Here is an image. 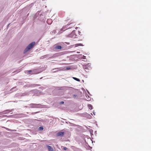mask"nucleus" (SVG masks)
<instances>
[{"instance_id":"nucleus-1","label":"nucleus","mask_w":151,"mask_h":151,"mask_svg":"<svg viewBox=\"0 0 151 151\" xmlns=\"http://www.w3.org/2000/svg\"><path fill=\"white\" fill-rule=\"evenodd\" d=\"M41 105L40 104H31L29 105L28 106H26L25 107L28 108H40Z\"/></svg>"},{"instance_id":"nucleus-2","label":"nucleus","mask_w":151,"mask_h":151,"mask_svg":"<svg viewBox=\"0 0 151 151\" xmlns=\"http://www.w3.org/2000/svg\"><path fill=\"white\" fill-rule=\"evenodd\" d=\"M35 42H33L29 44L25 49L24 50V52H27L28 50L31 49L35 45Z\"/></svg>"},{"instance_id":"nucleus-3","label":"nucleus","mask_w":151,"mask_h":151,"mask_svg":"<svg viewBox=\"0 0 151 151\" xmlns=\"http://www.w3.org/2000/svg\"><path fill=\"white\" fill-rule=\"evenodd\" d=\"M77 35L76 34L75 31L73 30L72 32L69 35V37L73 39L76 37Z\"/></svg>"},{"instance_id":"nucleus-4","label":"nucleus","mask_w":151,"mask_h":151,"mask_svg":"<svg viewBox=\"0 0 151 151\" xmlns=\"http://www.w3.org/2000/svg\"><path fill=\"white\" fill-rule=\"evenodd\" d=\"M9 110H5L3 112H2V113H0V115H1L2 114H5L7 113H9L10 112H12L13 111V109H12L11 110H10V111H9Z\"/></svg>"},{"instance_id":"nucleus-5","label":"nucleus","mask_w":151,"mask_h":151,"mask_svg":"<svg viewBox=\"0 0 151 151\" xmlns=\"http://www.w3.org/2000/svg\"><path fill=\"white\" fill-rule=\"evenodd\" d=\"M54 47L55 49L57 50H60L62 48L61 46L58 45L56 44L54 45Z\"/></svg>"},{"instance_id":"nucleus-6","label":"nucleus","mask_w":151,"mask_h":151,"mask_svg":"<svg viewBox=\"0 0 151 151\" xmlns=\"http://www.w3.org/2000/svg\"><path fill=\"white\" fill-rule=\"evenodd\" d=\"M83 68L85 69V71L86 72H88V70L90 69L89 68H88L87 66L86 65H83Z\"/></svg>"},{"instance_id":"nucleus-7","label":"nucleus","mask_w":151,"mask_h":151,"mask_svg":"<svg viewBox=\"0 0 151 151\" xmlns=\"http://www.w3.org/2000/svg\"><path fill=\"white\" fill-rule=\"evenodd\" d=\"M64 134V133L63 132H59L57 133V136H63Z\"/></svg>"},{"instance_id":"nucleus-8","label":"nucleus","mask_w":151,"mask_h":151,"mask_svg":"<svg viewBox=\"0 0 151 151\" xmlns=\"http://www.w3.org/2000/svg\"><path fill=\"white\" fill-rule=\"evenodd\" d=\"M48 149L49 151H53V149L51 146H48Z\"/></svg>"},{"instance_id":"nucleus-9","label":"nucleus","mask_w":151,"mask_h":151,"mask_svg":"<svg viewBox=\"0 0 151 151\" xmlns=\"http://www.w3.org/2000/svg\"><path fill=\"white\" fill-rule=\"evenodd\" d=\"M68 25H66V26H63L62 28V29H61V30H62L65 28H66V29H67V28L68 27Z\"/></svg>"},{"instance_id":"nucleus-10","label":"nucleus","mask_w":151,"mask_h":151,"mask_svg":"<svg viewBox=\"0 0 151 151\" xmlns=\"http://www.w3.org/2000/svg\"><path fill=\"white\" fill-rule=\"evenodd\" d=\"M30 8V6H27L25 7L23 9V10H29V8Z\"/></svg>"},{"instance_id":"nucleus-11","label":"nucleus","mask_w":151,"mask_h":151,"mask_svg":"<svg viewBox=\"0 0 151 151\" xmlns=\"http://www.w3.org/2000/svg\"><path fill=\"white\" fill-rule=\"evenodd\" d=\"M77 47L78 46H83V44L81 43L77 44L75 45Z\"/></svg>"},{"instance_id":"nucleus-12","label":"nucleus","mask_w":151,"mask_h":151,"mask_svg":"<svg viewBox=\"0 0 151 151\" xmlns=\"http://www.w3.org/2000/svg\"><path fill=\"white\" fill-rule=\"evenodd\" d=\"M73 78L75 80L77 81H80V79H79V78H76V77H73Z\"/></svg>"},{"instance_id":"nucleus-13","label":"nucleus","mask_w":151,"mask_h":151,"mask_svg":"<svg viewBox=\"0 0 151 151\" xmlns=\"http://www.w3.org/2000/svg\"><path fill=\"white\" fill-rule=\"evenodd\" d=\"M88 107L90 109H93V106L91 104H88Z\"/></svg>"},{"instance_id":"nucleus-14","label":"nucleus","mask_w":151,"mask_h":151,"mask_svg":"<svg viewBox=\"0 0 151 151\" xmlns=\"http://www.w3.org/2000/svg\"><path fill=\"white\" fill-rule=\"evenodd\" d=\"M87 67L90 69H91L90 64L89 63L86 65Z\"/></svg>"},{"instance_id":"nucleus-15","label":"nucleus","mask_w":151,"mask_h":151,"mask_svg":"<svg viewBox=\"0 0 151 151\" xmlns=\"http://www.w3.org/2000/svg\"><path fill=\"white\" fill-rule=\"evenodd\" d=\"M29 74H32L34 73V72L33 71H32L31 70H29Z\"/></svg>"},{"instance_id":"nucleus-16","label":"nucleus","mask_w":151,"mask_h":151,"mask_svg":"<svg viewBox=\"0 0 151 151\" xmlns=\"http://www.w3.org/2000/svg\"><path fill=\"white\" fill-rule=\"evenodd\" d=\"M39 129L40 130H42L43 129V128L42 127H40L39 128Z\"/></svg>"},{"instance_id":"nucleus-17","label":"nucleus","mask_w":151,"mask_h":151,"mask_svg":"<svg viewBox=\"0 0 151 151\" xmlns=\"http://www.w3.org/2000/svg\"><path fill=\"white\" fill-rule=\"evenodd\" d=\"M73 97L74 98H76L77 97V95L76 94H74L73 95Z\"/></svg>"},{"instance_id":"nucleus-18","label":"nucleus","mask_w":151,"mask_h":151,"mask_svg":"<svg viewBox=\"0 0 151 151\" xmlns=\"http://www.w3.org/2000/svg\"><path fill=\"white\" fill-rule=\"evenodd\" d=\"M71 68L70 67H66V70H69Z\"/></svg>"},{"instance_id":"nucleus-19","label":"nucleus","mask_w":151,"mask_h":151,"mask_svg":"<svg viewBox=\"0 0 151 151\" xmlns=\"http://www.w3.org/2000/svg\"><path fill=\"white\" fill-rule=\"evenodd\" d=\"M56 32V31L55 30H54V31H53L52 32V33L51 32V33L52 34H55Z\"/></svg>"},{"instance_id":"nucleus-20","label":"nucleus","mask_w":151,"mask_h":151,"mask_svg":"<svg viewBox=\"0 0 151 151\" xmlns=\"http://www.w3.org/2000/svg\"><path fill=\"white\" fill-rule=\"evenodd\" d=\"M60 104H64V102L63 101H61L60 102Z\"/></svg>"},{"instance_id":"nucleus-21","label":"nucleus","mask_w":151,"mask_h":151,"mask_svg":"<svg viewBox=\"0 0 151 151\" xmlns=\"http://www.w3.org/2000/svg\"><path fill=\"white\" fill-rule=\"evenodd\" d=\"M23 83L21 82H19L18 83V84L19 85H22Z\"/></svg>"},{"instance_id":"nucleus-22","label":"nucleus","mask_w":151,"mask_h":151,"mask_svg":"<svg viewBox=\"0 0 151 151\" xmlns=\"http://www.w3.org/2000/svg\"><path fill=\"white\" fill-rule=\"evenodd\" d=\"M37 113V112H32V113H31V114L32 115H33V114H35Z\"/></svg>"},{"instance_id":"nucleus-23","label":"nucleus","mask_w":151,"mask_h":151,"mask_svg":"<svg viewBox=\"0 0 151 151\" xmlns=\"http://www.w3.org/2000/svg\"><path fill=\"white\" fill-rule=\"evenodd\" d=\"M47 55H45L43 57V58H46V56Z\"/></svg>"},{"instance_id":"nucleus-24","label":"nucleus","mask_w":151,"mask_h":151,"mask_svg":"<svg viewBox=\"0 0 151 151\" xmlns=\"http://www.w3.org/2000/svg\"><path fill=\"white\" fill-rule=\"evenodd\" d=\"M55 70V69H53L52 70V72H56L55 71H54V70Z\"/></svg>"},{"instance_id":"nucleus-25","label":"nucleus","mask_w":151,"mask_h":151,"mask_svg":"<svg viewBox=\"0 0 151 151\" xmlns=\"http://www.w3.org/2000/svg\"><path fill=\"white\" fill-rule=\"evenodd\" d=\"M64 150H66L67 149V148L66 147H65L64 148Z\"/></svg>"},{"instance_id":"nucleus-26","label":"nucleus","mask_w":151,"mask_h":151,"mask_svg":"<svg viewBox=\"0 0 151 151\" xmlns=\"http://www.w3.org/2000/svg\"><path fill=\"white\" fill-rule=\"evenodd\" d=\"M39 85H37V84H35V86H39Z\"/></svg>"},{"instance_id":"nucleus-27","label":"nucleus","mask_w":151,"mask_h":151,"mask_svg":"<svg viewBox=\"0 0 151 151\" xmlns=\"http://www.w3.org/2000/svg\"><path fill=\"white\" fill-rule=\"evenodd\" d=\"M15 87H13L12 88V90L14 89V88H15Z\"/></svg>"},{"instance_id":"nucleus-28","label":"nucleus","mask_w":151,"mask_h":151,"mask_svg":"<svg viewBox=\"0 0 151 151\" xmlns=\"http://www.w3.org/2000/svg\"><path fill=\"white\" fill-rule=\"evenodd\" d=\"M93 114H94V115H95V112H93Z\"/></svg>"},{"instance_id":"nucleus-29","label":"nucleus","mask_w":151,"mask_h":151,"mask_svg":"<svg viewBox=\"0 0 151 151\" xmlns=\"http://www.w3.org/2000/svg\"><path fill=\"white\" fill-rule=\"evenodd\" d=\"M79 33V35H81L80 34H81V33Z\"/></svg>"},{"instance_id":"nucleus-30","label":"nucleus","mask_w":151,"mask_h":151,"mask_svg":"<svg viewBox=\"0 0 151 151\" xmlns=\"http://www.w3.org/2000/svg\"><path fill=\"white\" fill-rule=\"evenodd\" d=\"M79 33V35H81L80 34H81V33Z\"/></svg>"},{"instance_id":"nucleus-31","label":"nucleus","mask_w":151,"mask_h":151,"mask_svg":"<svg viewBox=\"0 0 151 151\" xmlns=\"http://www.w3.org/2000/svg\"><path fill=\"white\" fill-rule=\"evenodd\" d=\"M83 59H84L85 58H84V57H83Z\"/></svg>"},{"instance_id":"nucleus-32","label":"nucleus","mask_w":151,"mask_h":151,"mask_svg":"<svg viewBox=\"0 0 151 151\" xmlns=\"http://www.w3.org/2000/svg\"><path fill=\"white\" fill-rule=\"evenodd\" d=\"M83 59H84L85 58H84V57H83Z\"/></svg>"},{"instance_id":"nucleus-33","label":"nucleus","mask_w":151,"mask_h":151,"mask_svg":"<svg viewBox=\"0 0 151 151\" xmlns=\"http://www.w3.org/2000/svg\"><path fill=\"white\" fill-rule=\"evenodd\" d=\"M91 114L92 115H93V114H92V113H91Z\"/></svg>"},{"instance_id":"nucleus-34","label":"nucleus","mask_w":151,"mask_h":151,"mask_svg":"<svg viewBox=\"0 0 151 151\" xmlns=\"http://www.w3.org/2000/svg\"><path fill=\"white\" fill-rule=\"evenodd\" d=\"M83 57H85V56H84V55H83Z\"/></svg>"},{"instance_id":"nucleus-35","label":"nucleus","mask_w":151,"mask_h":151,"mask_svg":"<svg viewBox=\"0 0 151 151\" xmlns=\"http://www.w3.org/2000/svg\"><path fill=\"white\" fill-rule=\"evenodd\" d=\"M6 116V115H4V116Z\"/></svg>"}]
</instances>
